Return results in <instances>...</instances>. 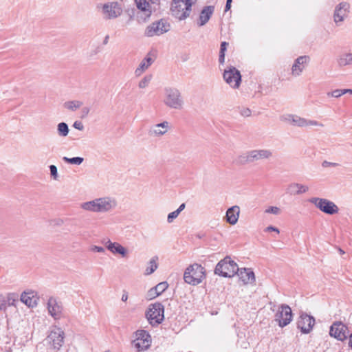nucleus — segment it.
<instances>
[{"label": "nucleus", "instance_id": "1", "mask_svg": "<svg viewBox=\"0 0 352 352\" xmlns=\"http://www.w3.org/2000/svg\"><path fill=\"white\" fill-rule=\"evenodd\" d=\"M117 206V199L111 196L97 197L80 204V208L84 211L98 214L111 213L116 209Z\"/></svg>", "mask_w": 352, "mask_h": 352}, {"label": "nucleus", "instance_id": "2", "mask_svg": "<svg viewBox=\"0 0 352 352\" xmlns=\"http://www.w3.org/2000/svg\"><path fill=\"white\" fill-rule=\"evenodd\" d=\"M163 102L165 106L173 109H182L184 102L180 91L173 87H166L164 89Z\"/></svg>", "mask_w": 352, "mask_h": 352}, {"label": "nucleus", "instance_id": "3", "mask_svg": "<svg viewBox=\"0 0 352 352\" xmlns=\"http://www.w3.org/2000/svg\"><path fill=\"white\" fill-rule=\"evenodd\" d=\"M206 278V270L197 263L190 265L184 272V279L186 283L197 285Z\"/></svg>", "mask_w": 352, "mask_h": 352}, {"label": "nucleus", "instance_id": "4", "mask_svg": "<svg viewBox=\"0 0 352 352\" xmlns=\"http://www.w3.org/2000/svg\"><path fill=\"white\" fill-rule=\"evenodd\" d=\"M97 8L101 10L102 17L105 20H113L120 16L123 12V8L118 1H108L99 4Z\"/></svg>", "mask_w": 352, "mask_h": 352}, {"label": "nucleus", "instance_id": "5", "mask_svg": "<svg viewBox=\"0 0 352 352\" xmlns=\"http://www.w3.org/2000/svg\"><path fill=\"white\" fill-rule=\"evenodd\" d=\"M192 3L190 0H173L170 12L173 16L182 21L189 16Z\"/></svg>", "mask_w": 352, "mask_h": 352}, {"label": "nucleus", "instance_id": "6", "mask_svg": "<svg viewBox=\"0 0 352 352\" xmlns=\"http://www.w3.org/2000/svg\"><path fill=\"white\" fill-rule=\"evenodd\" d=\"M238 271L237 264L230 256H226L217 263L214 273L223 277H232Z\"/></svg>", "mask_w": 352, "mask_h": 352}, {"label": "nucleus", "instance_id": "7", "mask_svg": "<svg viewBox=\"0 0 352 352\" xmlns=\"http://www.w3.org/2000/svg\"><path fill=\"white\" fill-rule=\"evenodd\" d=\"M164 307L160 302L151 304L146 311V318L153 327L161 324L164 319Z\"/></svg>", "mask_w": 352, "mask_h": 352}, {"label": "nucleus", "instance_id": "8", "mask_svg": "<svg viewBox=\"0 0 352 352\" xmlns=\"http://www.w3.org/2000/svg\"><path fill=\"white\" fill-rule=\"evenodd\" d=\"M280 120L294 126L305 127L308 126H323L322 123L316 120H307L295 114L285 113L280 116Z\"/></svg>", "mask_w": 352, "mask_h": 352}, {"label": "nucleus", "instance_id": "9", "mask_svg": "<svg viewBox=\"0 0 352 352\" xmlns=\"http://www.w3.org/2000/svg\"><path fill=\"white\" fill-rule=\"evenodd\" d=\"M135 2L138 10L135 14L136 19L138 23H145L155 8L152 7L148 0H135Z\"/></svg>", "mask_w": 352, "mask_h": 352}, {"label": "nucleus", "instance_id": "10", "mask_svg": "<svg viewBox=\"0 0 352 352\" xmlns=\"http://www.w3.org/2000/svg\"><path fill=\"white\" fill-rule=\"evenodd\" d=\"M309 202L327 214H334L339 211V208L335 203L324 198L311 197L309 199Z\"/></svg>", "mask_w": 352, "mask_h": 352}, {"label": "nucleus", "instance_id": "11", "mask_svg": "<svg viewBox=\"0 0 352 352\" xmlns=\"http://www.w3.org/2000/svg\"><path fill=\"white\" fill-rule=\"evenodd\" d=\"M134 347L138 351L148 349L151 344V337L145 330H138L135 332V339L133 341Z\"/></svg>", "mask_w": 352, "mask_h": 352}, {"label": "nucleus", "instance_id": "12", "mask_svg": "<svg viewBox=\"0 0 352 352\" xmlns=\"http://www.w3.org/2000/svg\"><path fill=\"white\" fill-rule=\"evenodd\" d=\"M223 78L224 80L234 89L239 87L241 82V75L240 72L234 67H229L225 69Z\"/></svg>", "mask_w": 352, "mask_h": 352}, {"label": "nucleus", "instance_id": "13", "mask_svg": "<svg viewBox=\"0 0 352 352\" xmlns=\"http://www.w3.org/2000/svg\"><path fill=\"white\" fill-rule=\"evenodd\" d=\"M47 309L49 315L54 320H59L63 316L62 302L54 296H50L47 302Z\"/></svg>", "mask_w": 352, "mask_h": 352}, {"label": "nucleus", "instance_id": "14", "mask_svg": "<svg viewBox=\"0 0 352 352\" xmlns=\"http://www.w3.org/2000/svg\"><path fill=\"white\" fill-rule=\"evenodd\" d=\"M169 24L165 21L160 20L154 22L148 25L145 30V35L148 37L153 36H160L167 32L169 30Z\"/></svg>", "mask_w": 352, "mask_h": 352}, {"label": "nucleus", "instance_id": "15", "mask_svg": "<svg viewBox=\"0 0 352 352\" xmlns=\"http://www.w3.org/2000/svg\"><path fill=\"white\" fill-rule=\"evenodd\" d=\"M292 320L291 308L287 305H281L275 315V320L278 322L280 327L289 324Z\"/></svg>", "mask_w": 352, "mask_h": 352}, {"label": "nucleus", "instance_id": "16", "mask_svg": "<svg viewBox=\"0 0 352 352\" xmlns=\"http://www.w3.org/2000/svg\"><path fill=\"white\" fill-rule=\"evenodd\" d=\"M46 342L54 349H59L64 342L63 331L60 328H54L47 337Z\"/></svg>", "mask_w": 352, "mask_h": 352}, {"label": "nucleus", "instance_id": "17", "mask_svg": "<svg viewBox=\"0 0 352 352\" xmlns=\"http://www.w3.org/2000/svg\"><path fill=\"white\" fill-rule=\"evenodd\" d=\"M105 248L113 254L120 255L122 258H126L129 254L128 250L118 242H112L110 239L102 241Z\"/></svg>", "mask_w": 352, "mask_h": 352}, {"label": "nucleus", "instance_id": "18", "mask_svg": "<svg viewBox=\"0 0 352 352\" xmlns=\"http://www.w3.org/2000/svg\"><path fill=\"white\" fill-rule=\"evenodd\" d=\"M329 334L339 340H344L349 335L348 328L342 322H336L331 326Z\"/></svg>", "mask_w": 352, "mask_h": 352}, {"label": "nucleus", "instance_id": "19", "mask_svg": "<svg viewBox=\"0 0 352 352\" xmlns=\"http://www.w3.org/2000/svg\"><path fill=\"white\" fill-rule=\"evenodd\" d=\"M315 324V318L307 314H302L298 319L297 325L303 333H309Z\"/></svg>", "mask_w": 352, "mask_h": 352}, {"label": "nucleus", "instance_id": "20", "mask_svg": "<svg viewBox=\"0 0 352 352\" xmlns=\"http://www.w3.org/2000/svg\"><path fill=\"white\" fill-rule=\"evenodd\" d=\"M310 60L308 56L298 57L292 66V74L294 77L300 76Z\"/></svg>", "mask_w": 352, "mask_h": 352}, {"label": "nucleus", "instance_id": "21", "mask_svg": "<svg viewBox=\"0 0 352 352\" xmlns=\"http://www.w3.org/2000/svg\"><path fill=\"white\" fill-rule=\"evenodd\" d=\"M20 299L28 307L33 308L38 305V297L37 293L32 290L23 292L21 295Z\"/></svg>", "mask_w": 352, "mask_h": 352}, {"label": "nucleus", "instance_id": "22", "mask_svg": "<svg viewBox=\"0 0 352 352\" xmlns=\"http://www.w3.org/2000/svg\"><path fill=\"white\" fill-rule=\"evenodd\" d=\"M240 280L245 285L254 284L256 278L254 272L250 268H239V271L236 272Z\"/></svg>", "mask_w": 352, "mask_h": 352}, {"label": "nucleus", "instance_id": "23", "mask_svg": "<svg viewBox=\"0 0 352 352\" xmlns=\"http://www.w3.org/2000/svg\"><path fill=\"white\" fill-rule=\"evenodd\" d=\"M250 157L252 162H256L263 160H269L273 156V153L271 150L267 148L254 149L250 151Z\"/></svg>", "mask_w": 352, "mask_h": 352}, {"label": "nucleus", "instance_id": "24", "mask_svg": "<svg viewBox=\"0 0 352 352\" xmlns=\"http://www.w3.org/2000/svg\"><path fill=\"white\" fill-rule=\"evenodd\" d=\"M349 5L347 3L342 2L336 6L334 12V21L336 23L344 21L347 16Z\"/></svg>", "mask_w": 352, "mask_h": 352}, {"label": "nucleus", "instance_id": "25", "mask_svg": "<svg viewBox=\"0 0 352 352\" xmlns=\"http://www.w3.org/2000/svg\"><path fill=\"white\" fill-rule=\"evenodd\" d=\"M169 129V122L164 121L162 123L153 125L149 131V134L152 136L160 137L166 134Z\"/></svg>", "mask_w": 352, "mask_h": 352}, {"label": "nucleus", "instance_id": "26", "mask_svg": "<svg viewBox=\"0 0 352 352\" xmlns=\"http://www.w3.org/2000/svg\"><path fill=\"white\" fill-rule=\"evenodd\" d=\"M240 208L238 206L229 208L226 214V219L230 225H235L239 219Z\"/></svg>", "mask_w": 352, "mask_h": 352}, {"label": "nucleus", "instance_id": "27", "mask_svg": "<svg viewBox=\"0 0 352 352\" xmlns=\"http://www.w3.org/2000/svg\"><path fill=\"white\" fill-rule=\"evenodd\" d=\"M214 10V7L212 6H205L201 10L199 15V20L198 24L199 26L204 25L210 19Z\"/></svg>", "mask_w": 352, "mask_h": 352}, {"label": "nucleus", "instance_id": "28", "mask_svg": "<svg viewBox=\"0 0 352 352\" xmlns=\"http://www.w3.org/2000/svg\"><path fill=\"white\" fill-rule=\"evenodd\" d=\"M153 59L148 55L146 56L140 63L138 67L135 70V74L137 76H140L144 71H146L153 63Z\"/></svg>", "mask_w": 352, "mask_h": 352}, {"label": "nucleus", "instance_id": "29", "mask_svg": "<svg viewBox=\"0 0 352 352\" xmlns=\"http://www.w3.org/2000/svg\"><path fill=\"white\" fill-rule=\"evenodd\" d=\"M337 63L341 67L352 65V52L340 55L337 59Z\"/></svg>", "mask_w": 352, "mask_h": 352}, {"label": "nucleus", "instance_id": "30", "mask_svg": "<svg viewBox=\"0 0 352 352\" xmlns=\"http://www.w3.org/2000/svg\"><path fill=\"white\" fill-rule=\"evenodd\" d=\"M83 104V102L80 100H70L65 102L63 104V107L72 111H75L77 109H80Z\"/></svg>", "mask_w": 352, "mask_h": 352}, {"label": "nucleus", "instance_id": "31", "mask_svg": "<svg viewBox=\"0 0 352 352\" xmlns=\"http://www.w3.org/2000/svg\"><path fill=\"white\" fill-rule=\"evenodd\" d=\"M157 257H153L149 261L148 266L146 267L144 271L145 275H150L157 269L158 265L157 263Z\"/></svg>", "mask_w": 352, "mask_h": 352}, {"label": "nucleus", "instance_id": "32", "mask_svg": "<svg viewBox=\"0 0 352 352\" xmlns=\"http://www.w3.org/2000/svg\"><path fill=\"white\" fill-rule=\"evenodd\" d=\"M69 129L67 123L60 122L57 125L58 135L60 137H66L69 133Z\"/></svg>", "mask_w": 352, "mask_h": 352}, {"label": "nucleus", "instance_id": "33", "mask_svg": "<svg viewBox=\"0 0 352 352\" xmlns=\"http://www.w3.org/2000/svg\"><path fill=\"white\" fill-rule=\"evenodd\" d=\"M289 188L290 189L297 188V190L296 192V194H297V195L305 193V192H307L309 190L308 186L302 185L300 184H297V183L291 184Z\"/></svg>", "mask_w": 352, "mask_h": 352}, {"label": "nucleus", "instance_id": "34", "mask_svg": "<svg viewBox=\"0 0 352 352\" xmlns=\"http://www.w3.org/2000/svg\"><path fill=\"white\" fill-rule=\"evenodd\" d=\"M63 160L67 164H76V165H80L84 161V159L81 157H63Z\"/></svg>", "mask_w": 352, "mask_h": 352}, {"label": "nucleus", "instance_id": "35", "mask_svg": "<svg viewBox=\"0 0 352 352\" xmlns=\"http://www.w3.org/2000/svg\"><path fill=\"white\" fill-rule=\"evenodd\" d=\"M348 91H349L348 89H335L332 91L327 92V95L329 97L340 98L342 95H344L345 94H348Z\"/></svg>", "mask_w": 352, "mask_h": 352}, {"label": "nucleus", "instance_id": "36", "mask_svg": "<svg viewBox=\"0 0 352 352\" xmlns=\"http://www.w3.org/2000/svg\"><path fill=\"white\" fill-rule=\"evenodd\" d=\"M250 151H248L246 153H244L243 155H241L238 157V162L241 164H245L248 163H252V158L250 157Z\"/></svg>", "mask_w": 352, "mask_h": 352}, {"label": "nucleus", "instance_id": "37", "mask_svg": "<svg viewBox=\"0 0 352 352\" xmlns=\"http://www.w3.org/2000/svg\"><path fill=\"white\" fill-rule=\"evenodd\" d=\"M152 79L151 75L145 76L138 83V87L140 89L146 88L150 83Z\"/></svg>", "mask_w": 352, "mask_h": 352}, {"label": "nucleus", "instance_id": "38", "mask_svg": "<svg viewBox=\"0 0 352 352\" xmlns=\"http://www.w3.org/2000/svg\"><path fill=\"white\" fill-rule=\"evenodd\" d=\"M168 287L167 282H161L154 287L155 290L160 295L163 293Z\"/></svg>", "mask_w": 352, "mask_h": 352}, {"label": "nucleus", "instance_id": "39", "mask_svg": "<svg viewBox=\"0 0 352 352\" xmlns=\"http://www.w3.org/2000/svg\"><path fill=\"white\" fill-rule=\"evenodd\" d=\"M265 212L266 213H270L277 215L280 214V210L279 208L276 206H270L268 208H267Z\"/></svg>", "mask_w": 352, "mask_h": 352}, {"label": "nucleus", "instance_id": "40", "mask_svg": "<svg viewBox=\"0 0 352 352\" xmlns=\"http://www.w3.org/2000/svg\"><path fill=\"white\" fill-rule=\"evenodd\" d=\"M179 213L177 210H175L169 213L167 217V221L169 223H172L174 221V219H175L179 216Z\"/></svg>", "mask_w": 352, "mask_h": 352}, {"label": "nucleus", "instance_id": "41", "mask_svg": "<svg viewBox=\"0 0 352 352\" xmlns=\"http://www.w3.org/2000/svg\"><path fill=\"white\" fill-rule=\"evenodd\" d=\"M50 175L54 179H58V170L57 167L55 165H50Z\"/></svg>", "mask_w": 352, "mask_h": 352}, {"label": "nucleus", "instance_id": "42", "mask_svg": "<svg viewBox=\"0 0 352 352\" xmlns=\"http://www.w3.org/2000/svg\"><path fill=\"white\" fill-rule=\"evenodd\" d=\"M90 250L94 252H98V253H104L105 252V250L103 247L98 246V245H92L90 248Z\"/></svg>", "mask_w": 352, "mask_h": 352}, {"label": "nucleus", "instance_id": "43", "mask_svg": "<svg viewBox=\"0 0 352 352\" xmlns=\"http://www.w3.org/2000/svg\"><path fill=\"white\" fill-rule=\"evenodd\" d=\"M147 296L150 299H153L158 296L159 294L155 290V288L153 287L148 290Z\"/></svg>", "mask_w": 352, "mask_h": 352}, {"label": "nucleus", "instance_id": "44", "mask_svg": "<svg viewBox=\"0 0 352 352\" xmlns=\"http://www.w3.org/2000/svg\"><path fill=\"white\" fill-rule=\"evenodd\" d=\"M73 126L80 131H82L84 129V125L80 121H75Z\"/></svg>", "mask_w": 352, "mask_h": 352}, {"label": "nucleus", "instance_id": "45", "mask_svg": "<svg viewBox=\"0 0 352 352\" xmlns=\"http://www.w3.org/2000/svg\"><path fill=\"white\" fill-rule=\"evenodd\" d=\"M265 232H271V231H273V232H276V233H279V230L276 228V227H274L272 226H270L268 227H267L265 229Z\"/></svg>", "mask_w": 352, "mask_h": 352}, {"label": "nucleus", "instance_id": "46", "mask_svg": "<svg viewBox=\"0 0 352 352\" xmlns=\"http://www.w3.org/2000/svg\"><path fill=\"white\" fill-rule=\"evenodd\" d=\"M6 308V300L4 297L0 295V310Z\"/></svg>", "mask_w": 352, "mask_h": 352}, {"label": "nucleus", "instance_id": "47", "mask_svg": "<svg viewBox=\"0 0 352 352\" xmlns=\"http://www.w3.org/2000/svg\"><path fill=\"white\" fill-rule=\"evenodd\" d=\"M228 45V43L226 41H223L221 43V47H220V52L219 53L225 54V51L226 50L227 45Z\"/></svg>", "mask_w": 352, "mask_h": 352}, {"label": "nucleus", "instance_id": "48", "mask_svg": "<svg viewBox=\"0 0 352 352\" xmlns=\"http://www.w3.org/2000/svg\"><path fill=\"white\" fill-rule=\"evenodd\" d=\"M90 109L88 107H83L82 109V118L85 117L89 113Z\"/></svg>", "mask_w": 352, "mask_h": 352}, {"label": "nucleus", "instance_id": "49", "mask_svg": "<svg viewBox=\"0 0 352 352\" xmlns=\"http://www.w3.org/2000/svg\"><path fill=\"white\" fill-rule=\"evenodd\" d=\"M241 115L245 117H248L251 115V111L249 109H244L241 112Z\"/></svg>", "mask_w": 352, "mask_h": 352}, {"label": "nucleus", "instance_id": "50", "mask_svg": "<svg viewBox=\"0 0 352 352\" xmlns=\"http://www.w3.org/2000/svg\"><path fill=\"white\" fill-rule=\"evenodd\" d=\"M337 165H338V164H336V163L329 162H327V161H324V162H322V166L323 167H328V166H337Z\"/></svg>", "mask_w": 352, "mask_h": 352}, {"label": "nucleus", "instance_id": "51", "mask_svg": "<svg viewBox=\"0 0 352 352\" xmlns=\"http://www.w3.org/2000/svg\"><path fill=\"white\" fill-rule=\"evenodd\" d=\"M225 60V54L219 53V61L220 63H223Z\"/></svg>", "mask_w": 352, "mask_h": 352}, {"label": "nucleus", "instance_id": "52", "mask_svg": "<svg viewBox=\"0 0 352 352\" xmlns=\"http://www.w3.org/2000/svg\"><path fill=\"white\" fill-rule=\"evenodd\" d=\"M148 1L150 2V4H151L152 7H154L155 8V6L158 5L160 3V0H148Z\"/></svg>", "mask_w": 352, "mask_h": 352}, {"label": "nucleus", "instance_id": "53", "mask_svg": "<svg viewBox=\"0 0 352 352\" xmlns=\"http://www.w3.org/2000/svg\"><path fill=\"white\" fill-rule=\"evenodd\" d=\"M185 207H186L185 204H182L176 210H177L179 213H180L182 210H184Z\"/></svg>", "mask_w": 352, "mask_h": 352}, {"label": "nucleus", "instance_id": "54", "mask_svg": "<svg viewBox=\"0 0 352 352\" xmlns=\"http://www.w3.org/2000/svg\"><path fill=\"white\" fill-rule=\"evenodd\" d=\"M128 299V294L126 292H124L122 296V300L126 302Z\"/></svg>", "mask_w": 352, "mask_h": 352}, {"label": "nucleus", "instance_id": "55", "mask_svg": "<svg viewBox=\"0 0 352 352\" xmlns=\"http://www.w3.org/2000/svg\"><path fill=\"white\" fill-rule=\"evenodd\" d=\"M109 35L105 36L104 41H103V44H104V45L107 44V43L109 42Z\"/></svg>", "mask_w": 352, "mask_h": 352}, {"label": "nucleus", "instance_id": "56", "mask_svg": "<svg viewBox=\"0 0 352 352\" xmlns=\"http://www.w3.org/2000/svg\"><path fill=\"white\" fill-rule=\"evenodd\" d=\"M349 345L351 347V349H352V333L350 335V337H349Z\"/></svg>", "mask_w": 352, "mask_h": 352}, {"label": "nucleus", "instance_id": "57", "mask_svg": "<svg viewBox=\"0 0 352 352\" xmlns=\"http://www.w3.org/2000/svg\"><path fill=\"white\" fill-rule=\"evenodd\" d=\"M231 8V4H228V3H226V8H225V11L227 12Z\"/></svg>", "mask_w": 352, "mask_h": 352}, {"label": "nucleus", "instance_id": "58", "mask_svg": "<svg viewBox=\"0 0 352 352\" xmlns=\"http://www.w3.org/2000/svg\"><path fill=\"white\" fill-rule=\"evenodd\" d=\"M232 0H227L226 3L231 4Z\"/></svg>", "mask_w": 352, "mask_h": 352}, {"label": "nucleus", "instance_id": "59", "mask_svg": "<svg viewBox=\"0 0 352 352\" xmlns=\"http://www.w3.org/2000/svg\"><path fill=\"white\" fill-rule=\"evenodd\" d=\"M349 89L348 93H349V94H352V89Z\"/></svg>", "mask_w": 352, "mask_h": 352}, {"label": "nucleus", "instance_id": "60", "mask_svg": "<svg viewBox=\"0 0 352 352\" xmlns=\"http://www.w3.org/2000/svg\"><path fill=\"white\" fill-rule=\"evenodd\" d=\"M339 251H340V252L341 254H344V252L342 250H341V249H339Z\"/></svg>", "mask_w": 352, "mask_h": 352}, {"label": "nucleus", "instance_id": "61", "mask_svg": "<svg viewBox=\"0 0 352 352\" xmlns=\"http://www.w3.org/2000/svg\"><path fill=\"white\" fill-rule=\"evenodd\" d=\"M12 294H10L9 296H8V300H10V296H11Z\"/></svg>", "mask_w": 352, "mask_h": 352}]
</instances>
